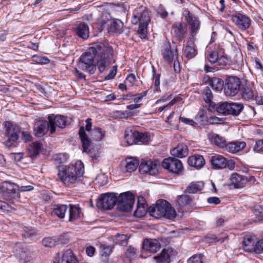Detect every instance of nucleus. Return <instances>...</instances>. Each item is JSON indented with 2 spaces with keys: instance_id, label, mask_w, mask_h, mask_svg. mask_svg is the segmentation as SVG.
<instances>
[{
  "instance_id": "nucleus-1",
  "label": "nucleus",
  "mask_w": 263,
  "mask_h": 263,
  "mask_svg": "<svg viewBox=\"0 0 263 263\" xmlns=\"http://www.w3.org/2000/svg\"><path fill=\"white\" fill-rule=\"evenodd\" d=\"M84 173L82 161H77L74 164L58 167V180L66 186L77 183Z\"/></svg>"
},
{
  "instance_id": "nucleus-2",
  "label": "nucleus",
  "mask_w": 263,
  "mask_h": 263,
  "mask_svg": "<svg viewBox=\"0 0 263 263\" xmlns=\"http://www.w3.org/2000/svg\"><path fill=\"white\" fill-rule=\"evenodd\" d=\"M96 66L100 73L103 72L110 65L115 61L114 51L111 46L102 43H97Z\"/></svg>"
},
{
  "instance_id": "nucleus-3",
  "label": "nucleus",
  "mask_w": 263,
  "mask_h": 263,
  "mask_svg": "<svg viewBox=\"0 0 263 263\" xmlns=\"http://www.w3.org/2000/svg\"><path fill=\"white\" fill-rule=\"evenodd\" d=\"M97 43H94L81 55L77 63L79 69L90 74L95 72V58L97 55Z\"/></svg>"
},
{
  "instance_id": "nucleus-4",
  "label": "nucleus",
  "mask_w": 263,
  "mask_h": 263,
  "mask_svg": "<svg viewBox=\"0 0 263 263\" xmlns=\"http://www.w3.org/2000/svg\"><path fill=\"white\" fill-rule=\"evenodd\" d=\"M149 22V14L144 7L140 6L134 11L132 23L134 25H139L138 33L142 39H145L147 37V26Z\"/></svg>"
},
{
  "instance_id": "nucleus-5",
  "label": "nucleus",
  "mask_w": 263,
  "mask_h": 263,
  "mask_svg": "<svg viewBox=\"0 0 263 263\" xmlns=\"http://www.w3.org/2000/svg\"><path fill=\"white\" fill-rule=\"evenodd\" d=\"M151 216L156 218L165 217L168 219H173L176 216L175 210L166 200L157 202L155 205L149 209Z\"/></svg>"
},
{
  "instance_id": "nucleus-6",
  "label": "nucleus",
  "mask_w": 263,
  "mask_h": 263,
  "mask_svg": "<svg viewBox=\"0 0 263 263\" xmlns=\"http://www.w3.org/2000/svg\"><path fill=\"white\" fill-rule=\"evenodd\" d=\"M18 185L9 181H5L1 184L0 193L3 198L10 203H15L20 198V194L16 192Z\"/></svg>"
},
{
  "instance_id": "nucleus-7",
  "label": "nucleus",
  "mask_w": 263,
  "mask_h": 263,
  "mask_svg": "<svg viewBox=\"0 0 263 263\" xmlns=\"http://www.w3.org/2000/svg\"><path fill=\"white\" fill-rule=\"evenodd\" d=\"M242 82L236 76H229L224 85V93L227 96H235L240 91Z\"/></svg>"
},
{
  "instance_id": "nucleus-8",
  "label": "nucleus",
  "mask_w": 263,
  "mask_h": 263,
  "mask_svg": "<svg viewBox=\"0 0 263 263\" xmlns=\"http://www.w3.org/2000/svg\"><path fill=\"white\" fill-rule=\"evenodd\" d=\"M118 201V209L121 211L128 212L133 208L135 202V197L132 193L127 192L120 194Z\"/></svg>"
},
{
  "instance_id": "nucleus-9",
  "label": "nucleus",
  "mask_w": 263,
  "mask_h": 263,
  "mask_svg": "<svg viewBox=\"0 0 263 263\" xmlns=\"http://www.w3.org/2000/svg\"><path fill=\"white\" fill-rule=\"evenodd\" d=\"M6 128V134L8 139L5 142V144L8 147L11 146L18 138V134L20 132V127L9 121L4 123Z\"/></svg>"
},
{
  "instance_id": "nucleus-10",
  "label": "nucleus",
  "mask_w": 263,
  "mask_h": 263,
  "mask_svg": "<svg viewBox=\"0 0 263 263\" xmlns=\"http://www.w3.org/2000/svg\"><path fill=\"white\" fill-rule=\"evenodd\" d=\"M161 53L164 61L169 65L173 63L174 59L178 58L179 55L177 47L172 48L170 42L165 41L161 48Z\"/></svg>"
},
{
  "instance_id": "nucleus-11",
  "label": "nucleus",
  "mask_w": 263,
  "mask_h": 263,
  "mask_svg": "<svg viewBox=\"0 0 263 263\" xmlns=\"http://www.w3.org/2000/svg\"><path fill=\"white\" fill-rule=\"evenodd\" d=\"M118 201L115 193H105L101 195L98 200L97 206L105 210H110L114 208Z\"/></svg>"
},
{
  "instance_id": "nucleus-12",
  "label": "nucleus",
  "mask_w": 263,
  "mask_h": 263,
  "mask_svg": "<svg viewBox=\"0 0 263 263\" xmlns=\"http://www.w3.org/2000/svg\"><path fill=\"white\" fill-rule=\"evenodd\" d=\"M49 122L50 133L53 134L56 132V127L64 128L67 123V118L62 115H50L48 117Z\"/></svg>"
},
{
  "instance_id": "nucleus-13",
  "label": "nucleus",
  "mask_w": 263,
  "mask_h": 263,
  "mask_svg": "<svg viewBox=\"0 0 263 263\" xmlns=\"http://www.w3.org/2000/svg\"><path fill=\"white\" fill-rule=\"evenodd\" d=\"M162 166L164 168L175 174L180 173L183 168L180 160L173 157L164 159L162 162Z\"/></svg>"
},
{
  "instance_id": "nucleus-14",
  "label": "nucleus",
  "mask_w": 263,
  "mask_h": 263,
  "mask_svg": "<svg viewBox=\"0 0 263 263\" xmlns=\"http://www.w3.org/2000/svg\"><path fill=\"white\" fill-rule=\"evenodd\" d=\"M232 20L238 28L245 30L249 28L251 25V20L247 15L236 13L231 16Z\"/></svg>"
},
{
  "instance_id": "nucleus-15",
  "label": "nucleus",
  "mask_w": 263,
  "mask_h": 263,
  "mask_svg": "<svg viewBox=\"0 0 263 263\" xmlns=\"http://www.w3.org/2000/svg\"><path fill=\"white\" fill-rule=\"evenodd\" d=\"M139 170L141 174L151 175H155L158 172L157 163L151 161L142 160L139 165Z\"/></svg>"
},
{
  "instance_id": "nucleus-16",
  "label": "nucleus",
  "mask_w": 263,
  "mask_h": 263,
  "mask_svg": "<svg viewBox=\"0 0 263 263\" xmlns=\"http://www.w3.org/2000/svg\"><path fill=\"white\" fill-rule=\"evenodd\" d=\"M50 131L49 121L39 120L36 121L33 126V132L35 136L42 137L48 131Z\"/></svg>"
},
{
  "instance_id": "nucleus-17",
  "label": "nucleus",
  "mask_w": 263,
  "mask_h": 263,
  "mask_svg": "<svg viewBox=\"0 0 263 263\" xmlns=\"http://www.w3.org/2000/svg\"><path fill=\"white\" fill-rule=\"evenodd\" d=\"M143 249L152 253H156L161 248V244L156 239H145L143 240Z\"/></svg>"
},
{
  "instance_id": "nucleus-18",
  "label": "nucleus",
  "mask_w": 263,
  "mask_h": 263,
  "mask_svg": "<svg viewBox=\"0 0 263 263\" xmlns=\"http://www.w3.org/2000/svg\"><path fill=\"white\" fill-rule=\"evenodd\" d=\"M186 21L190 26L191 39L195 40V36L198 33L200 28V22L190 12L187 13Z\"/></svg>"
},
{
  "instance_id": "nucleus-19",
  "label": "nucleus",
  "mask_w": 263,
  "mask_h": 263,
  "mask_svg": "<svg viewBox=\"0 0 263 263\" xmlns=\"http://www.w3.org/2000/svg\"><path fill=\"white\" fill-rule=\"evenodd\" d=\"M187 163L190 166L200 170L204 166L205 161L202 155L195 154L188 158Z\"/></svg>"
},
{
  "instance_id": "nucleus-20",
  "label": "nucleus",
  "mask_w": 263,
  "mask_h": 263,
  "mask_svg": "<svg viewBox=\"0 0 263 263\" xmlns=\"http://www.w3.org/2000/svg\"><path fill=\"white\" fill-rule=\"evenodd\" d=\"M59 258L60 257H58V258H55L53 263H78L76 256L70 249H68L63 253L61 261Z\"/></svg>"
},
{
  "instance_id": "nucleus-21",
  "label": "nucleus",
  "mask_w": 263,
  "mask_h": 263,
  "mask_svg": "<svg viewBox=\"0 0 263 263\" xmlns=\"http://www.w3.org/2000/svg\"><path fill=\"white\" fill-rule=\"evenodd\" d=\"M138 163L136 160L131 158L126 159L121 163V170L124 173H131L136 171L138 167Z\"/></svg>"
},
{
  "instance_id": "nucleus-22",
  "label": "nucleus",
  "mask_w": 263,
  "mask_h": 263,
  "mask_svg": "<svg viewBox=\"0 0 263 263\" xmlns=\"http://www.w3.org/2000/svg\"><path fill=\"white\" fill-rule=\"evenodd\" d=\"M147 210V205L145 199L143 197H139L138 198L137 207L134 212V216L137 217H142L146 214Z\"/></svg>"
},
{
  "instance_id": "nucleus-23",
  "label": "nucleus",
  "mask_w": 263,
  "mask_h": 263,
  "mask_svg": "<svg viewBox=\"0 0 263 263\" xmlns=\"http://www.w3.org/2000/svg\"><path fill=\"white\" fill-rule=\"evenodd\" d=\"M246 146V143L245 142L236 141L227 144L226 148L228 152L232 154H235L242 151Z\"/></svg>"
},
{
  "instance_id": "nucleus-24",
  "label": "nucleus",
  "mask_w": 263,
  "mask_h": 263,
  "mask_svg": "<svg viewBox=\"0 0 263 263\" xmlns=\"http://www.w3.org/2000/svg\"><path fill=\"white\" fill-rule=\"evenodd\" d=\"M231 184L235 188L242 187L247 182V179L237 173L233 174L230 178Z\"/></svg>"
},
{
  "instance_id": "nucleus-25",
  "label": "nucleus",
  "mask_w": 263,
  "mask_h": 263,
  "mask_svg": "<svg viewBox=\"0 0 263 263\" xmlns=\"http://www.w3.org/2000/svg\"><path fill=\"white\" fill-rule=\"evenodd\" d=\"M79 135L81 140L83 146V152L87 153L89 147L90 146L91 140L86 135L84 127L80 128Z\"/></svg>"
},
{
  "instance_id": "nucleus-26",
  "label": "nucleus",
  "mask_w": 263,
  "mask_h": 263,
  "mask_svg": "<svg viewBox=\"0 0 263 263\" xmlns=\"http://www.w3.org/2000/svg\"><path fill=\"white\" fill-rule=\"evenodd\" d=\"M172 156L178 158L185 157L188 155V148L184 144H179L171 151Z\"/></svg>"
},
{
  "instance_id": "nucleus-27",
  "label": "nucleus",
  "mask_w": 263,
  "mask_h": 263,
  "mask_svg": "<svg viewBox=\"0 0 263 263\" xmlns=\"http://www.w3.org/2000/svg\"><path fill=\"white\" fill-rule=\"evenodd\" d=\"M211 161L214 168L221 169L226 167L227 160L221 155H216L212 156Z\"/></svg>"
},
{
  "instance_id": "nucleus-28",
  "label": "nucleus",
  "mask_w": 263,
  "mask_h": 263,
  "mask_svg": "<svg viewBox=\"0 0 263 263\" xmlns=\"http://www.w3.org/2000/svg\"><path fill=\"white\" fill-rule=\"evenodd\" d=\"M243 247L248 252H255L256 243L255 238L249 236L245 237L243 240Z\"/></svg>"
},
{
  "instance_id": "nucleus-29",
  "label": "nucleus",
  "mask_w": 263,
  "mask_h": 263,
  "mask_svg": "<svg viewBox=\"0 0 263 263\" xmlns=\"http://www.w3.org/2000/svg\"><path fill=\"white\" fill-rule=\"evenodd\" d=\"M208 138L211 143L219 147H226L227 145L225 139L216 134H210L208 135Z\"/></svg>"
},
{
  "instance_id": "nucleus-30",
  "label": "nucleus",
  "mask_w": 263,
  "mask_h": 263,
  "mask_svg": "<svg viewBox=\"0 0 263 263\" xmlns=\"http://www.w3.org/2000/svg\"><path fill=\"white\" fill-rule=\"evenodd\" d=\"M172 28L175 35L179 40H181L186 32V26L183 25L181 23H177L173 25Z\"/></svg>"
},
{
  "instance_id": "nucleus-31",
  "label": "nucleus",
  "mask_w": 263,
  "mask_h": 263,
  "mask_svg": "<svg viewBox=\"0 0 263 263\" xmlns=\"http://www.w3.org/2000/svg\"><path fill=\"white\" fill-rule=\"evenodd\" d=\"M70 221H73L80 217L81 210L79 205H69V209Z\"/></svg>"
},
{
  "instance_id": "nucleus-32",
  "label": "nucleus",
  "mask_w": 263,
  "mask_h": 263,
  "mask_svg": "<svg viewBox=\"0 0 263 263\" xmlns=\"http://www.w3.org/2000/svg\"><path fill=\"white\" fill-rule=\"evenodd\" d=\"M67 206L65 204H57L53 206L51 214L55 215L60 218H63L67 210Z\"/></svg>"
},
{
  "instance_id": "nucleus-33",
  "label": "nucleus",
  "mask_w": 263,
  "mask_h": 263,
  "mask_svg": "<svg viewBox=\"0 0 263 263\" xmlns=\"http://www.w3.org/2000/svg\"><path fill=\"white\" fill-rule=\"evenodd\" d=\"M192 202L193 198L184 192L183 194L178 196L176 199V203L180 207H184L191 204Z\"/></svg>"
},
{
  "instance_id": "nucleus-34",
  "label": "nucleus",
  "mask_w": 263,
  "mask_h": 263,
  "mask_svg": "<svg viewBox=\"0 0 263 263\" xmlns=\"http://www.w3.org/2000/svg\"><path fill=\"white\" fill-rule=\"evenodd\" d=\"M204 187L202 182H192L184 191L185 193L195 194L201 191Z\"/></svg>"
},
{
  "instance_id": "nucleus-35",
  "label": "nucleus",
  "mask_w": 263,
  "mask_h": 263,
  "mask_svg": "<svg viewBox=\"0 0 263 263\" xmlns=\"http://www.w3.org/2000/svg\"><path fill=\"white\" fill-rule=\"evenodd\" d=\"M171 252L168 250L163 249L162 250L160 255L155 256L154 257V260L157 263H162L163 262H170Z\"/></svg>"
},
{
  "instance_id": "nucleus-36",
  "label": "nucleus",
  "mask_w": 263,
  "mask_h": 263,
  "mask_svg": "<svg viewBox=\"0 0 263 263\" xmlns=\"http://www.w3.org/2000/svg\"><path fill=\"white\" fill-rule=\"evenodd\" d=\"M77 34L83 39H86L89 36V28L86 24H80L76 30Z\"/></svg>"
},
{
  "instance_id": "nucleus-37",
  "label": "nucleus",
  "mask_w": 263,
  "mask_h": 263,
  "mask_svg": "<svg viewBox=\"0 0 263 263\" xmlns=\"http://www.w3.org/2000/svg\"><path fill=\"white\" fill-rule=\"evenodd\" d=\"M244 106L241 103H230V115L237 116L243 109Z\"/></svg>"
},
{
  "instance_id": "nucleus-38",
  "label": "nucleus",
  "mask_w": 263,
  "mask_h": 263,
  "mask_svg": "<svg viewBox=\"0 0 263 263\" xmlns=\"http://www.w3.org/2000/svg\"><path fill=\"white\" fill-rule=\"evenodd\" d=\"M123 27V23L120 20L113 21L110 24L109 31L114 33H120Z\"/></svg>"
},
{
  "instance_id": "nucleus-39",
  "label": "nucleus",
  "mask_w": 263,
  "mask_h": 263,
  "mask_svg": "<svg viewBox=\"0 0 263 263\" xmlns=\"http://www.w3.org/2000/svg\"><path fill=\"white\" fill-rule=\"evenodd\" d=\"M209 85L215 90H221L223 87V83L221 79L208 78Z\"/></svg>"
},
{
  "instance_id": "nucleus-40",
  "label": "nucleus",
  "mask_w": 263,
  "mask_h": 263,
  "mask_svg": "<svg viewBox=\"0 0 263 263\" xmlns=\"http://www.w3.org/2000/svg\"><path fill=\"white\" fill-rule=\"evenodd\" d=\"M135 131L130 128H127L125 131L124 138L126 142L129 145H133L136 143V138L135 136Z\"/></svg>"
},
{
  "instance_id": "nucleus-41",
  "label": "nucleus",
  "mask_w": 263,
  "mask_h": 263,
  "mask_svg": "<svg viewBox=\"0 0 263 263\" xmlns=\"http://www.w3.org/2000/svg\"><path fill=\"white\" fill-rule=\"evenodd\" d=\"M91 136L93 140L99 141L104 137L105 132L100 128L95 127L91 132Z\"/></svg>"
},
{
  "instance_id": "nucleus-42",
  "label": "nucleus",
  "mask_w": 263,
  "mask_h": 263,
  "mask_svg": "<svg viewBox=\"0 0 263 263\" xmlns=\"http://www.w3.org/2000/svg\"><path fill=\"white\" fill-rule=\"evenodd\" d=\"M230 103L224 102L218 104L216 111L219 114L223 115H230Z\"/></svg>"
},
{
  "instance_id": "nucleus-43",
  "label": "nucleus",
  "mask_w": 263,
  "mask_h": 263,
  "mask_svg": "<svg viewBox=\"0 0 263 263\" xmlns=\"http://www.w3.org/2000/svg\"><path fill=\"white\" fill-rule=\"evenodd\" d=\"M42 147V144L40 142H33L28 148L30 155L31 156L36 157L40 154L41 151Z\"/></svg>"
},
{
  "instance_id": "nucleus-44",
  "label": "nucleus",
  "mask_w": 263,
  "mask_h": 263,
  "mask_svg": "<svg viewBox=\"0 0 263 263\" xmlns=\"http://www.w3.org/2000/svg\"><path fill=\"white\" fill-rule=\"evenodd\" d=\"M241 93L242 98L246 100L252 99L254 97V91L248 86L242 88Z\"/></svg>"
},
{
  "instance_id": "nucleus-45",
  "label": "nucleus",
  "mask_w": 263,
  "mask_h": 263,
  "mask_svg": "<svg viewBox=\"0 0 263 263\" xmlns=\"http://www.w3.org/2000/svg\"><path fill=\"white\" fill-rule=\"evenodd\" d=\"M135 136L136 138V143L138 142L144 143L148 142L149 140V136L145 133L135 131Z\"/></svg>"
},
{
  "instance_id": "nucleus-46",
  "label": "nucleus",
  "mask_w": 263,
  "mask_h": 263,
  "mask_svg": "<svg viewBox=\"0 0 263 263\" xmlns=\"http://www.w3.org/2000/svg\"><path fill=\"white\" fill-rule=\"evenodd\" d=\"M129 238L127 235L117 234L116 235V242L120 246H126Z\"/></svg>"
},
{
  "instance_id": "nucleus-47",
  "label": "nucleus",
  "mask_w": 263,
  "mask_h": 263,
  "mask_svg": "<svg viewBox=\"0 0 263 263\" xmlns=\"http://www.w3.org/2000/svg\"><path fill=\"white\" fill-rule=\"evenodd\" d=\"M113 247L105 245L100 246V254L102 257H107L112 252Z\"/></svg>"
},
{
  "instance_id": "nucleus-48",
  "label": "nucleus",
  "mask_w": 263,
  "mask_h": 263,
  "mask_svg": "<svg viewBox=\"0 0 263 263\" xmlns=\"http://www.w3.org/2000/svg\"><path fill=\"white\" fill-rule=\"evenodd\" d=\"M108 21V18H107L106 14H102V16L98 20L97 28L100 31H101L104 29Z\"/></svg>"
},
{
  "instance_id": "nucleus-49",
  "label": "nucleus",
  "mask_w": 263,
  "mask_h": 263,
  "mask_svg": "<svg viewBox=\"0 0 263 263\" xmlns=\"http://www.w3.org/2000/svg\"><path fill=\"white\" fill-rule=\"evenodd\" d=\"M217 62L219 65L223 66H229L232 64L231 58L225 54L219 56Z\"/></svg>"
},
{
  "instance_id": "nucleus-50",
  "label": "nucleus",
  "mask_w": 263,
  "mask_h": 263,
  "mask_svg": "<svg viewBox=\"0 0 263 263\" xmlns=\"http://www.w3.org/2000/svg\"><path fill=\"white\" fill-rule=\"evenodd\" d=\"M184 54L187 59H190L195 57L197 54V51L194 47L191 46H186L184 49Z\"/></svg>"
},
{
  "instance_id": "nucleus-51",
  "label": "nucleus",
  "mask_w": 263,
  "mask_h": 263,
  "mask_svg": "<svg viewBox=\"0 0 263 263\" xmlns=\"http://www.w3.org/2000/svg\"><path fill=\"white\" fill-rule=\"evenodd\" d=\"M204 100L206 103L210 104L213 99V93L211 89L206 87L203 91Z\"/></svg>"
},
{
  "instance_id": "nucleus-52",
  "label": "nucleus",
  "mask_w": 263,
  "mask_h": 263,
  "mask_svg": "<svg viewBox=\"0 0 263 263\" xmlns=\"http://www.w3.org/2000/svg\"><path fill=\"white\" fill-rule=\"evenodd\" d=\"M153 77L155 80L154 81V87H155V91L158 92L160 90V74H156V71L154 67L153 66Z\"/></svg>"
},
{
  "instance_id": "nucleus-53",
  "label": "nucleus",
  "mask_w": 263,
  "mask_h": 263,
  "mask_svg": "<svg viewBox=\"0 0 263 263\" xmlns=\"http://www.w3.org/2000/svg\"><path fill=\"white\" fill-rule=\"evenodd\" d=\"M219 55L218 53L213 50L207 57L209 61L211 63H215L218 61Z\"/></svg>"
},
{
  "instance_id": "nucleus-54",
  "label": "nucleus",
  "mask_w": 263,
  "mask_h": 263,
  "mask_svg": "<svg viewBox=\"0 0 263 263\" xmlns=\"http://www.w3.org/2000/svg\"><path fill=\"white\" fill-rule=\"evenodd\" d=\"M55 239L51 237L45 238L42 240L43 245L46 247H52L55 246Z\"/></svg>"
},
{
  "instance_id": "nucleus-55",
  "label": "nucleus",
  "mask_w": 263,
  "mask_h": 263,
  "mask_svg": "<svg viewBox=\"0 0 263 263\" xmlns=\"http://www.w3.org/2000/svg\"><path fill=\"white\" fill-rule=\"evenodd\" d=\"M202 257V254L194 255L188 259L187 262L188 263H203Z\"/></svg>"
},
{
  "instance_id": "nucleus-56",
  "label": "nucleus",
  "mask_w": 263,
  "mask_h": 263,
  "mask_svg": "<svg viewBox=\"0 0 263 263\" xmlns=\"http://www.w3.org/2000/svg\"><path fill=\"white\" fill-rule=\"evenodd\" d=\"M33 58L34 62L40 64H47L50 62L48 58L41 56H34Z\"/></svg>"
},
{
  "instance_id": "nucleus-57",
  "label": "nucleus",
  "mask_w": 263,
  "mask_h": 263,
  "mask_svg": "<svg viewBox=\"0 0 263 263\" xmlns=\"http://www.w3.org/2000/svg\"><path fill=\"white\" fill-rule=\"evenodd\" d=\"M0 209L3 211H11L12 210H14V208L9 205L8 203L0 200Z\"/></svg>"
},
{
  "instance_id": "nucleus-58",
  "label": "nucleus",
  "mask_w": 263,
  "mask_h": 263,
  "mask_svg": "<svg viewBox=\"0 0 263 263\" xmlns=\"http://www.w3.org/2000/svg\"><path fill=\"white\" fill-rule=\"evenodd\" d=\"M254 65L255 68L258 70L260 73L263 72V65L258 58H255L254 59Z\"/></svg>"
},
{
  "instance_id": "nucleus-59",
  "label": "nucleus",
  "mask_w": 263,
  "mask_h": 263,
  "mask_svg": "<svg viewBox=\"0 0 263 263\" xmlns=\"http://www.w3.org/2000/svg\"><path fill=\"white\" fill-rule=\"evenodd\" d=\"M179 121L185 124L190 125L193 126H195L196 124V122L193 120L190 119L183 117H180Z\"/></svg>"
},
{
  "instance_id": "nucleus-60",
  "label": "nucleus",
  "mask_w": 263,
  "mask_h": 263,
  "mask_svg": "<svg viewBox=\"0 0 263 263\" xmlns=\"http://www.w3.org/2000/svg\"><path fill=\"white\" fill-rule=\"evenodd\" d=\"M148 93V90L144 91L140 93L137 94L136 97L134 99V102L136 103L139 102L143 98H145Z\"/></svg>"
},
{
  "instance_id": "nucleus-61",
  "label": "nucleus",
  "mask_w": 263,
  "mask_h": 263,
  "mask_svg": "<svg viewBox=\"0 0 263 263\" xmlns=\"http://www.w3.org/2000/svg\"><path fill=\"white\" fill-rule=\"evenodd\" d=\"M117 66H114L112 67V69L110 70L108 74H107L105 77V79L107 80L112 79L115 77V76H116V74L117 73Z\"/></svg>"
},
{
  "instance_id": "nucleus-62",
  "label": "nucleus",
  "mask_w": 263,
  "mask_h": 263,
  "mask_svg": "<svg viewBox=\"0 0 263 263\" xmlns=\"http://www.w3.org/2000/svg\"><path fill=\"white\" fill-rule=\"evenodd\" d=\"M255 252L257 253L263 252V239L259 240L256 243Z\"/></svg>"
},
{
  "instance_id": "nucleus-63",
  "label": "nucleus",
  "mask_w": 263,
  "mask_h": 263,
  "mask_svg": "<svg viewBox=\"0 0 263 263\" xmlns=\"http://www.w3.org/2000/svg\"><path fill=\"white\" fill-rule=\"evenodd\" d=\"M254 215L259 218L263 217V208L261 206H256L254 210Z\"/></svg>"
},
{
  "instance_id": "nucleus-64",
  "label": "nucleus",
  "mask_w": 263,
  "mask_h": 263,
  "mask_svg": "<svg viewBox=\"0 0 263 263\" xmlns=\"http://www.w3.org/2000/svg\"><path fill=\"white\" fill-rule=\"evenodd\" d=\"M67 157L64 154H59L56 155L55 160L59 163H64L66 161Z\"/></svg>"
}]
</instances>
